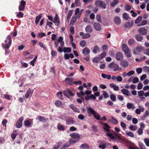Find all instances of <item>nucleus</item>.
I'll list each match as a JSON object with an SVG mask.
<instances>
[{
	"label": "nucleus",
	"mask_w": 149,
	"mask_h": 149,
	"mask_svg": "<svg viewBox=\"0 0 149 149\" xmlns=\"http://www.w3.org/2000/svg\"><path fill=\"white\" fill-rule=\"evenodd\" d=\"M109 121L113 124H116L118 123V120L113 117H111L109 120Z\"/></svg>",
	"instance_id": "obj_27"
},
{
	"label": "nucleus",
	"mask_w": 149,
	"mask_h": 149,
	"mask_svg": "<svg viewBox=\"0 0 149 149\" xmlns=\"http://www.w3.org/2000/svg\"><path fill=\"white\" fill-rule=\"evenodd\" d=\"M134 22L132 21L130 22H126L124 24L125 27L130 28L133 26Z\"/></svg>",
	"instance_id": "obj_16"
},
{
	"label": "nucleus",
	"mask_w": 149,
	"mask_h": 149,
	"mask_svg": "<svg viewBox=\"0 0 149 149\" xmlns=\"http://www.w3.org/2000/svg\"><path fill=\"white\" fill-rule=\"evenodd\" d=\"M70 107L71 109L74 111L77 112H79V110L73 104H71L70 105Z\"/></svg>",
	"instance_id": "obj_32"
},
{
	"label": "nucleus",
	"mask_w": 149,
	"mask_h": 149,
	"mask_svg": "<svg viewBox=\"0 0 149 149\" xmlns=\"http://www.w3.org/2000/svg\"><path fill=\"white\" fill-rule=\"evenodd\" d=\"M116 58L118 61H121L123 59V56L122 53L120 52H118L116 56Z\"/></svg>",
	"instance_id": "obj_14"
},
{
	"label": "nucleus",
	"mask_w": 149,
	"mask_h": 149,
	"mask_svg": "<svg viewBox=\"0 0 149 149\" xmlns=\"http://www.w3.org/2000/svg\"><path fill=\"white\" fill-rule=\"evenodd\" d=\"M139 33L143 35H146L147 33V31L145 28L141 27L138 29Z\"/></svg>",
	"instance_id": "obj_9"
},
{
	"label": "nucleus",
	"mask_w": 149,
	"mask_h": 149,
	"mask_svg": "<svg viewBox=\"0 0 149 149\" xmlns=\"http://www.w3.org/2000/svg\"><path fill=\"white\" fill-rule=\"evenodd\" d=\"M61 143L59 142H58L53 146V149H58L59 148V146L61 145Z\"/></svg>",
	"instance_id": "obj_41"
},
{
	"label": "nucleus",
	"mask_w": 149,
	"mask_h": 149,
	"mask_svg": "<svg viewBox=\"0 0 149 149\" xmlns=\"http://www.w3.org/2000/svg\"><path fill=\"white\" fill-rule=\"evenodd\" d=\"M67 117L65 115H62L58 117V118L59 119H61V120H65Z\"/></svg>",
	"instance_id": "obj_50"
},
{
	"label": "nucleus",
	"mask_w": 149,
	"mask_h": 149,
	"mask_svg": "<svg viewBox=\"0 0 149 149\" xmlns=\"http://www.w3.org/2000/svg\"><path fill=\"white\" fill-rule=\"evenodd\" d=\"M71 52V49L69 47H64L63 49V52L65 53L66 52L70 53Z\"/></svg>",
	"instance_id": "obj_45"
},
{
	"label": "nucleus",
	"mask_w": 149,
	"mask_h": 149,
	"mask_svg": "<svg viewBox=\"0 0 149 149\" xmlns=\"http://www.w3.org/2000/svg\"><path fill=\"white\" fill-rule=\"evenodd\" d=\"M137 132L139 135L142 134L143 133V129L139 128L137 131Z\"/></svg>",
	"instance_id": "obj_58"
},
{
	"label": "nucleus",
	"mask_w": 149,
	"mask_h": 149,
	"mask_svg": "<svg viewBox=\"0 0 149 149\" xmlns=\"http://www.w3.org/2000/svg\"><path fill=\"white\" fill-rule=\"evenodd\" d=\"M90 49L87 47H85L82 50V53L85 55H87L89 54Z\"/></svg>",
	"instance_id": "obj_23"
},
{
	"label": "nucleus",
	"mask_w": 149,
	"mask_h": 149,
	"mask_svg": "<svg viewBox=\"0 0 149 149\" xmlns=\"http://www.w3.org/2000/svg\"><path fill=\"white\" fill-rule=\"evenodd\" d=\"M129 128L132 131H135L137 130V127L135 125H132L129 127Z\"/></svg>",
	"instance_id": "obj_35"
},
{
	"label": "nucleus",
	"mask_w": 149,
	"mask_h": 149,
	"mask_svg": "<svg viewBox=\"0 0 149 149\" xmlns=\"http://www.w3.org/2000/svg\"><path fill=\"white\" fill-rule=\"evenodd\" d=\"M126 134L128 136L131 137L133 138L134 137V134L131 132H128L126 131Z\"/></svg>",
	"instance_id": "obj_40"
},
{
	"label": "nucleus",
	"mask_w": 149,
	"mask_h": 149,
	"mask_svg": "<svg viewBox=\"0 0 149 149\" xmlns=\"http://www.w3.org/2000/svg\"><path fill=\"white\" fill-rule=\"evenodd\" d=\"M65 80L68 84H71L72 81L73 79L72 78H66Z\"/></svg>",
	"instance_id": "obj_49"
},
{
	"label": "nucleus",
	"mask_w": 149,
	"mask_h": 149,
	"mask_svg": "<svg viewBox=\"0 0 149 149\" xmlns=\"http://www.w3.org/2000/svg\"><path fill=\"white\" fill-rule=\"evenodd\" d=\"M85 31L87 33H91L92 32V29L90 26H87L86 28Z\"/></svg>",
	"instance_id": "obj_30"
},
{
	"label": "nucleus",
	"mask_w": 149,
	"mask_h": 149,
	"mask_svg": "<svg viewBox=\"0 0 149 149\" xmlns=\"http://www.w3.org/2000/svg\"><path fill=\"white\" fill-rule=\"evenodd\" d=\"M99 142L100 143L99 145V148L102 149H104L106 148V144L104 143V141H100Z\"/></svg>",
	"instance_id": "obj_20"
},
{
	"label": "nucleus",
	"mask_w": 149,
	"mask_h": 149,
	"mask_svg": "<svg viewBox=\"0 0 149 149\" xmlns=\"http://www.w3.org/2000/svg\"><path fill=\"white\" fill-rule=\"evenodd\" d=\"M144 72L148 74H149V67L147 66H144L143 68Z\"/></svg>",
	"instance_id": "obj_47"
},
{
	"label": "nucleus",
	"mask_w": 149,
	"mask_h": 149,
	"mask_svg": "<svg viewBox=\"0 0 149 149\" xmlns=\"http://www.w3.org/2000/svg\"><path fill=\"white\" fill-rule=\"evenodd\" d=\"M110 98L111 100L113 102L116 101V97L115 95L113 94H111L110 95Z\"/></svg>",
	"instance_id": "obj_56"
},
{
	"label": "nucleus",
	"mask_w": 149,
	"mask_h": 149,
	"mask_svg": "<svg viewBox=\"0 0 149 149\" xmlns=\"http://www.w3.org/2000/svg\"><path fill=\"white\" fill-rule=\"evenodd\" d=\"M26 2L24 0H22L21 1L20 5L19 6V10H20L23 11L25 8V6Z\"/></svg>",
	"instance_id": "obj_10"
},
{
	"label": "nucleus",
	"mask_w": 149,
	"mask_h": 149,
	"mask_svg": "<svg viewBox=\"0 0 149 149\" xmlns=\"http://www.w3.org/2000/svg\"><path fill=\"white\" fill-rule=\"evenodd\" d=\"M121 92L124 95L128 96H131V95L130 92L128 90L124 88L121 90Z\"/></svg>",
	"instance_id": "obj_12"
},
{
	"label": "nucleus",
	"mask_w": 149,
	"mask_h": 149,
	"mask_svg": "<svg viewBox=\"0 0 149 149\" xmlns=\"http://www.w3.org/2000/svg\"><path fill=\"white\" fill-rule=\"evenodd\" d=\"M120 125L123 127L124 130H125L126 128V124L124 122H121L120 123Z\"/></svg>",
	"instance_id": "obj_62"
},
{
	"label": "nucleus",
	"mask_w": 149,
	"mask_h": 149,
	"mask_svg": "<svg viewBox=\"0 0 149 149\" xmlns=\"http://www.w3.org/2000/svg\"><path fill=\"white\" fill-rule=\"evenodd\" d=\"M24 120V118L23 117H20L17 120L16 124V127L20 128L22 126V122Z\"/></svg>",
	"instance_id": "obj_7"
},
{
	"label": "nucleus",
	"mask_w": 149,
	"mask_h": 149,
	"mask_svg": "<svg viewBox=\"0 0 149 149\" xmlns=\"http://www.w3.org/2000/svg\"><path fill=\"white\" fill-rule=\"evenodd\" d=\"M5 44L3 43L2 46L3 48L5 49H8L11 43V39L10 36H8L5 40Z\"/></svg>",
	"instance_id": "obj_3"
},
{
	"label": "nucleus",
	"mask_w": 149,
	"mask_h": 149,
	"mask_svg": "<svg viewBox=\"0 0 149 149\" xmlns=\"http://www.w3.org/2000/svg\"><path fill=\"white\" fill-rule=\"evenodd\" d=\"M118 3V0H113V1L110 3V6L111 7H114Z\"/></svg>",
	"instance_id": "obj_29"
},
{
	"label": "nucleus",
	"mask_w": 149,
	"mask_h": 149,
	"mask_svg": "<svg viewBox=\"0 0 149 149\" xmlns=\"http://www.w3.org/2000/svg\"><path fill=\"white\" fill-rule=\"evenodd\" d=\"M39 45L42 48H43V49L45 50H46V47L41 42H39Z\"/></svg>",
	"instance_id": "obj_61"
},
{
	"label": "nucleus",
	"mask_w": 149,
	"mask_h": 149,
	"mask_svg": "<svg viewBox=\"0 0 149 149\" xmlns=\"http://www.w3.org/2000/svg\"><path fill=\"white\" fill-rule=\"evenodd\" d=\"M96 18L97 22H101V17L100 15H97Z\"/></svg>",
	"instance_id": "obj_57"
},
{
	"label": "nucleus",
	"mask_w": 149,
	"mask_h": 149,
	"mask_svg": "<svg viewBox=\"0 0 149 149\" xmlns=\"http://www.w3.org/2000/svg\"><path fill=\"white\" fill-rule=\"evenodd\" d=\"M52 22L54 23H55L56 25H58L59 24V18L57 14H56L55 16L52 21Z\"/></svg>",
	"instance_id": "obj_13"
},
{
	"label": "nucleus",
	"mask_w": 149,
	"mask_h": 149,
	"mask_svg": "<svg viewBox=\"0 0 149 149\" xmlns=\"http://www.w3.org/2000/svg\"><path fill=\"white\" fill-rule=\"evenodd\" d=\"M122 49L124 52L126 51H129L130 50L127 45L125 44H123L122 45Z\"/></svg>",
	"instance_id": "obj_26"
},
{
	"label": "nucleus",
	"mask_w": 149,
	"mask_h": 149,
	"mask_svg": "<svg viewBox=\"0 0 149 149\" xmlns=\"http://www.w3.org/2000/svg\"><path fill=\"white\" fill-rule=\"evenodd\" d=\"M124 53L125 55L127 58H130L132 56L130 50H129V51H126L124 52Z\"/></svg>",
	"instance_id": "obj_38"
},
{
	"label": "nucleus",
	"mask_w": 149,
	"mask_h": 149,
	"mask_svg": "<svg viewBox=\"0 0 149 149\" xmlns=\"http://www.w3.org/2000/svg\"><path fill=\"white\" fill-rule=\"evenodd\" d=\"M144 141L146 145L148 146H149V139L147 138H145L144 140Z\"/></svg>",
	"instance_id": "obj_63"
},
{
	"label": "nucleus",
	"mask_w": 149,
	"mask_h": 149,
	"mask_svg": "<svg viewBox=\"0 0 149 149\" xmlns=\"http://www.w3.org/2000/svg\"><path fill=\"white\" fill-rule=\"evenodd\" d=\"M33 92V90H31L30 89V88H29L26 91V93L25 95V97H26V98H28L30 95H32Z\"/></svg>",
	"instance_id": "obj_22"
},
{
	"label": "nucleus",
	"mask_w": 149,
	"mask_h": 149,
	"mask_svg": "<svg viewBox=\"0 0 149 149\" xmlns=\"http://www.w3.org/2000/svg\"><path fill=\"white\" fill-rule=\"evenodd\" d=\"M55 104L57 107L63 108L64 106L63 104L61 103V102L59 100H57L56 101Z\"/></svg>",
	"instance_id": "obj_24"
},
{
	"label": "nucleus",
	"mask_w": 149,
	"mask_h": 149,
	"mask_svg": "<svg viewBox=\"0 0 149 149\" xmlns=\"http://www.w3.org/2000/svg\"><path fill=\"white\" fill-rule=\"evenodd\" d=\"M93 115L97 120H99L100 119V115L96 112L95 113L94 115Z\"/></svg>",
	"instance_id": "obj_48"
},
{
	"label": "nucleus",
	"mask_w": 149,
	"mask_h": 149,
	"mask_svg": "<svg viewBox=\"0 0 149 149\" xmlns=\"http://www.w3.org/2000/svg\"><path fill=\"white\" fill-rule=\"evenodd\" d=\"M145 50L144 47L142 46H138L133 50V54L135 55H140L141 52Z\"/></svg>",
	"instance_id": "obj_2"
},
{
	"label": "nucleus",
	"mask_w": 149,
	"mask_h": 149,
	"mask_svg": "<svg viewBox=\"0 0 149 149\" xmlns=\"http://www.w3.org/2000/svg\"><path fill=\"white\" fill-rule=\"evenodd\" d=\"M77 20V17L75 16H73L72 17V19L70 22V24L73 25Z\"/></svg>",
	"instance_id": "obj_44"
},
{
	"label": "nucleus",
	"mask_w": 149,
	"mask_h": 149,
	"mask_svg": "<svg viewBox=\"0 0 149 149\" xmlns=\"http://www.w3.org/2000/svg\"><path fill=\"white\" fill-rule=\"evenodd\" d=\"M42 17L41 14H40L38 16H37L36 18L35 23L37 25L39 22L40 20Z\"/></svg>",
	"instance_id": "obj_37"
},
{
	"label": "nucleus",
	"mask_w": 149,
	"mask_h": 149,
	"mask_svg": "<svg viewBox=\"0 0 149 149\" xmlns=\"http://www.w3.org/2000/svg\"><path fill=\"white\" fill-rule=\"evenodd\" d=\"M138 95L140 96H143L144 94V91L141 90L138 92Z\"/></svg>",
	"instance_id": "obj_64"
},
{
	"label": "nucleus",
	"mask_w": 149,
	"mask_h": 149,
	"mask_svg": "<svg viewBox=\"0 0 149 149\" xmlns=\"http://www.w3.org/2000/svg\"><path fill=\"white\" fill-rule=\"evenodd\" d=\"M135 38L138 41H141L143 39V36L139 34L136 35Z\"/></svg>",
	"instance_id": "obj_28"
},
{
	"label": "nucleus",
	"mask_w": 149,
	"mask_h": 149,
	"mask_svg": "<svg viewBox=\"0 0 149 149\" xmlns=\"http://www.w3.org/2000/svg\"><path fill=\"white\" fill-rule=\"evenodd\" d=\"M90 35L89 33H86L84 34L82 36V38L83 39H85L88 38L90 37Z\"/></svg>",
	"instance_id": "obj_60"
},
{
	"label": "nucleus",
	"mask_w": 149,
	"mask_h": 149,
	"mask_svg": "<svg viewBox=\"0 0 149 149\" xmlns=\"http://www.w3.org/2000/svg\"><path fill=\"white\" fill-rule=\"evenodd\" d=\"M95 4L97 7H102L103 9L106 8V4L103 1L100 0H96L95 2Z\"/></svg>",
	"instance_id": "obj_5"
},
{
	"label": "nucleus",
	"mask_w": 149,
	"mask_h": 149,
	"mask_svg": "<svg viewBox=\"0 0 149 149\" xmlns=\"http://www.w3.org/2000/svg\"><path fill=\"white\" fill-rule=\"evenodd\" d=\"M139 145L141 149H146L145 146L141 142H139Z\"/></svg>",
	"instance_id": "obj_59"
},
{
	"label": "nucleus",
	"mask_w": 149,
	"mask_h": 149,
	"mask_svg": "<svg viewBox=\"0 0 149 149\" xmlns=\"http://www.w3.org/2000/svg\"><path fill=\"white\" fill-rule=\"evenodd\" d=\"M73 10H70L68 14L67 17V20L68 21H69L72 15Z\"/></svg>",
	"instance_id": "obj_42"
},
{
	"label": "nucleus",
	"mask_w": 149,
	"mask_h": 149,
	"mask_svg": "<svg viewBox=\"0 0 149 149\" xmlns=\"http://www.w3.org/2000/svg\"><path fill=\"white\" fill-rule=\"evenodd\" d=\"M94 28L96 30L100 31L101 29V25L98 23H95L93 25Z\"/></svg>",
	"instance_id": "obj_17"
},
{
	"label": "nucleus",
	"mask_w": 149,
	"mask_h": 149,
	"mask_svg": "<svg viewBox=\"0 0 149 149\" xmlns=\"http://www.w3.org/2000/svg\"><path fill=\"white\" fill-rule=\"evenodd\" d=\"M106 54H107L105 52H104L98 55V56L99 57L100 59L101 60L105 57V56H106Z\"/></svg>",
	"instance_id": "obj_36"
},
{
	"label": "nucleus",
	"mask_w": 149,
	"mask_h": 149,
	"mask_svg": "<svg viewBox=\"0 0 149 149\" xmlns=\"http://www.w3.org/2000/svg\"><path fill=\"white\" fill-rule=\"evenodd\" d=\"M123 18L126 20H127L129 18V17L128 14L126 13H124L123 15Z\"/></svg>",
	"instance_id": "obj_54"
},
{
	"label": "nucleus",
	"mask_w": 149,
	"mask_h": 149,
	"mask_svg": "<svg viewBox=\"0 0 149 149\" xmlns=\"http://www.w3.org/2000/svg\"><path fill=\"white\" fill-rule=\"evenodd\" d=\"M110 69H113L114 71H116L119 70V66L114 62L111 63L109 65Z\"/></svg>",
	"instance_id": "obj_6"
},
{
	"label": "nucleus",
	"mask_w": 149,
	"mask_h": 149,
	"mask_svg": "<svg viewBox=\"0 0 149 149\" xmlns=\"http://www.w3.org/2000/svg\"><path fill=\"white\" fill-rule=\"evenodd\" d=\"M135 42V40L134 39H130L128 41V43L130 45H133Z\"/></svg>",
	"instance_id": "obj_53"
},
{
	"label": "nucleus",
	"mask_w": 149,
	"mask_h": 149,
	"mask_svg": "<svg viewBox=\"0 0 149 149\" xmlns=\"http://www.w3.org/2000/svg\"><path fill=\"white\" fill-rule=\"evenodd\" d=\"M86 42L85 40H82L80 42V45L82 47H84L86 45Z\"/></svg>",
	"instance_id": "obj_52"
},
{
	"label": "nucleus",
	"mask_w": 149,
	"mask_h": 149,
	"mask_svg": "<svg viewBox=\"0 0 149 149\" xmlns=\"http://www.w3.org/2000/svg\"><path fill=\"white\" fill-rule=\"evenodd\" d=\"M66 124L70 125L72 124H75V122L73 119L67 117L66 119Z\"/></svg>",
	"instance_id": "obj_11"
},
{
	"label": "nucleus",
	"mask_w": 149,
	"mask_h": 149,
	"mask_svg": "<svg viewBox=\"0 0 149 149\" xmlns=\"http://www.w3.org/2000/svg\"><path fill=\"white\" fill-rule=\"evenodd\" d=\"M103 95L104 97L105 98H107L109 97V95L105 91H103Z\"/></svg>",
	"instance_id": "obj_55"
},
{
	"label": "nucleus",
	"mask_w": 149,
	"mask_h": 149,
	"mask_svg": "<svg viewBox=\"0 0 149 149\" xmlns=\"http://www.w3.org/2000/svg\"><path fill=\"white\" fill-rule=\"evenodd\" d=\"M142 17L141 16H139L135 20V23L138 24L139 23L142 19Z\"/></svg>",
	"instance_id": "obj_46"
},
{
	"label": "nucleus",
	"mask_w": 149,
	"mask_h": 149,
	"mask_svg": "<svg viewBox=\"0 0 149 149\" xmlns=\"http://www.w3.org/2000/svg\"><path fill=\"white\" fill-rule=\"evenodd\" d=\"M99 50L100 49L99 47L96 45L94 47V49L92 51V52L95 54H97Z\"/></svg>",
	"instance_id": "obj_33"
},
{
	"label": "nucleus",
	"mask_w": 149,
	"mask_h": 149,
	"mask_svg": "<svg viewBox=\"0 0 149 149\" xmlns=\"http://www.w3.org/2000/svg\"><path fill=\"white\" fill-rule=\"evenodd\" d=\"M88 113L89 115H94L96 112L93 108L91 107H86V108Z\"/></svg>",
	"instance_id": "obj_8"
},
{
	"label": "nucleus",
	"mask_w": 149,
	"mask_h": 149,
	"mask_svg": "<svg viewBox=\"0 0 149 149\" xmlns=\"http://www.w3.org/2000/svg\"><path fill=\"white\" fill-rule=\"evenodd\" d=\"M70 136L72 137L69 140L71 142L74 143L79 139V135L77 133H71L70 134Z\"/></svg>",
	"instance_id": "obj_4"
},
{
	"label": "nucleus",
	"mask_w": 149,
	"mask_h": 149,
	"mask_svg": "<svg viewBox=\"0 0 149 149\" xmlns=\"http://www.w3.org/2000/svg\"><path fill=\"white\" fill-rule=\"evenodd\" d=\"M114 23L117 25H119L121 23V19L118 16H116L114 18Z\"/></svg>",
	"instance_id": "obj_18"
},
{
	"label": "nucleus",
	"mask_w": 149,
	"mask_h": 149,
	"mask_svg": "<svg viewBox=\"0 0 149 149\" xmlns=\"http://www.w3.org/2000/svg\"><path fill=\"white\" fill-rule=\"evenodd\" d=\"M121 66L123 68H126L128 65V62L125 60H123L120 63Z\"/></svg>",
	"instance_id": "obj_21"
},
{
	"label": "nucleus",
	"mask_w": 149,
	"mask_h": 149,
	"mask_svg": "<svg viewBox=\"0 0 149 149\" xmlns=\"http://www.w3.org/2000/svg\"><path fill=\"white\" fill-rule=\"evenodd\" d=\"M100 60H101L98 56L94 58L92 60V61L94 63H97Z\"/></svg>",
	"instance_id": "obj_43"
},
{
	"label": "nucleus",
	"mask_w": 149,
	"mask_h": 149,
	"mask_svg": "<svg viewBox=\"0 0 149 149\" xmlns=\"http://www.w3.org/2000/svg\"><path fill=\"white\" fill-rule=\"evenodd\" d=\"M18 130H15L11 134L12 138L14 139L16 138V136L18 134Z\"/></svg>",
	"instance_id": "obj_25"
},
{
	"label": "nucleus",
	"mask_w": 149,
	"mask_h": 149,
	"mask_svg": "<svg viewBox=\"0 0 149 149\" xmlns=\"http://www.w3.org/2000/svg\"><path fill=\"white\" fill-rule=\"evenodd\" d=\"M88 146L86 144H83L80 147V148L83 149H88Z\"/></svg>",
	"instance_id": "obj_39"
},
{
	"label": "nucleus",
	"mask_w": 149,
	"mask_h": 149,
	"mask_svg": "<svg viewBox=\"0 0 149 149\" xmlns=\"http://www.w3.org/2000/svg\"><path fill=\"white\" fill-rule=\"evenodd\" d=\"M36 119H38L39 121L41 122H44L45 120V118L41 116H38Z\"/></svg>",
	"instance_id": "obj_51"
},
{
	"label": "nucleus",
	"mask_w": 149,
	"mask_h": 149,
	"mask_svg": "<svg viewBox=\"0 0 149 149\" xmlns=\"http://www.w3.org/2000/svg\"><path fill=\"white\" fill-rule=\"evenodd\" d=\"M33 124V120L30 119V120H26L24 122V125L27 127H31Z\"/></svg>",
	"instance_id": "obj_15"
},
{
	"label": "nucleus",
	"mask_w": 149,
	"mask_h": 149,
	"mask_svg": "<svg viewBox=\"0 0 149 149\" xmlns=\"http://www.w3.org/2000/svg\"><path fill=\"white\" fill-rule=\"evenodd\" d=\"M101 76L104 79H110L111 78V76L109 74L107 75L104 73H102L101 74Z\"/></svg>",
	"instance_id": "obj_31"
},
{
	"label": "nucleus",
	"mask_w": 149,
	"mask_h": 149,
	"mask_svg": "<svg viewBox=\"0 0 149 149\" xmlns=\"http://www.w3.org/2000/svg\"><path fill=\"white\" fill-rule=\"evenodd\" d=\"M127 108L128 109H132L134 110L135 108V106L134 105L133 103H128L127 104Z\"/></svg>",
	"instance_id": "obj_19"
},
{
	"label": "nucleus",
	"mask_w": 149,
	"mask_h": 149,
	"mask_svg": "<svg viewBox=\"0 0 149 149\" xmlns=\"http://www.w3.org/2000/svg\"><path fill=\"white\" fill-rule=\"evenodd\" d=\"M103 124V128L104 130L107 132L106 135L112 140L114 142L117 143H121L122 141H124L123 138V136L120 133L114 132L113 134L111 133V130L110 129V127L108 124L106 123H102Z\"/></svg>",
	"instance_id": "obj_1"
},
{
	"label": "nucleus",
	"mask_w": 149,
	"mask_h": 149,
	"mask_svg": "<svg viewBox=\"0 0 149 149\" xmlns=\"http://www.w3.org/2000/svg\"><path fill=\"white\" fill-rule=\"evenodd\" d=\"M57 127L58 130L61 131H64L65 130L64 126L60 124L59 123L57 125Z\"/></svg>",
	"instance_id": "obj_34"
}]
</instances>
